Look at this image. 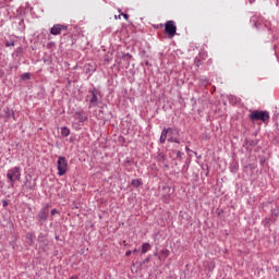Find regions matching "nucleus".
Segmentation results:
<instances>
[{
  "label": "nucleus",
  "mask_w": 279,
  "mask_h": 279,
  "mask_svg": "<svg viewBox=\"0 0 279 279\" xmlns=\"http://www.w3.org/2000/svg\"><path fill=\"white\" fill-rule=\"evenodd\" d=\"M7 179L9 180L11 187L14 189V184L21 180V167L15 166L8 170Z\"/></svg>",
  "instance_id": "1"
},
{
  "label": "nucleus",
  "mask_w": 279,
  "mask_h": 279,
  "mask_svg": "<svg viewBox=\"0 0 279 279\" xmlns=\"http://www.w3.org/2000/svg\"><path fill=\"white\" fill-rule=\"evenodd\" d=\"M250 121L254 123V121H263V123H269V111H258L254 110L248 116Z\"/></svg>",
  "instance_id": "2"
},
{
  "label": "nucleus",
  "mask_w": 279,
  "mask_h": 279,
  "mask_svg": "<svg viewBox=\"0 0 279 279\" xmlns=\"http://www.w3.org/2000/svg\"><path fill=\"white\" fill-rule=\"evenodd\" d=\"M49 208H51V205H49L48 203L44 205V207L38 211L36 219H37V223L39 226H44L45 221H47L49 219Z\"/></svg>",
  "instance_id": "3"
},
{
  "label": "nucleus",
  "mask_w": 279,
  "mask_h": 279,
  "mask_svg": "<svg viewBox=\"0 0 279 279\" xmlns=\"http://www.w3.org/2000/svg\"><path fill=\"white\" fill-rule=\"evenodd\" d=\"M58 175H64L69 171L66 157L60 156L57 161Z\"/></svg>",
  "instance_id": "4"
},
{
  "label": "nucleus",
  "mask_w": 279,
  "mask_h": 279,
  "mask_svg": "<svg viewBox=\"0 0 279 279\" xmlns=\"http://www.w3.org/2000/svg\"><path fill=\"white\" fill-rule=\"evenodd\" d=\"M178 32V26H175V22L173 20H170L165 23V34L169 36V38H173Z\"/></svg>",
  "instance_id": "5"
},
{
  "label": "nucleus",
  "mask_w": 279,
  "mask_h": 279,
  "mask_svg": "<svg viewBox=\"0 0 279 279\" xmlns=\"http://www.w3.org/2000/svg\"><path fill=\"white\" fill-rule=\"evenodd\" d=\"M62 32H69V26L64 25V24H54L50 28V34L52 36H60V34H62Z\"/></svg>",
  "instance_id": "6"
},
{
  "label": "nucleus",
  "mask_w": 279,
  "mask_h": 279,
  "mask_svg": "<svg viewBox=\"0 0 279 279\" xmlns=\"http://www.w3.org/2000/svg\"><path fill=\"white\" fill-rule=\"evenodd\" d=\"M97 93H98L97 88H93L89 90V95H87V99H89V102L93 106H97V101H98Z\"/></svg>",
  "instance_id": "7"
},
{
  "label": "nucleus",
  "mask_w": 279,
  "mask_h": 279,
  "mask_svg": "<svg viewBox=\"0 0 279 279\" xmlns=\"http://www.w3.org/2000/svg\"><path fill=\"white\" fill-rule=\"evenodd\" d=\"M256 145H258V140H251V138L245 140L244 147L246 149H252V147H256Z\"/></svg>",
  "instance_id": "8"
},
{
  "label": "nucleus",
  "mask_w": 279,
  "mask_h": 279,
  "mask_svg": "<svg viewBox=\"0 0 279 279\" xmlns=\"http://www.w3.org/2000/svg\"><path fill=\"white\" fill-rule=\"evenodd\" d=\"M24 186L26 191H36V182H32V179L29 178H26Z\"/></svg>",
  "instance_id": "9"
},
{
  "label": "nucleus",
  "mask_w": 279,
  "mask_h": 279,
  "mask_svg": "<svg viewBox=\"0 0 279 279\" xmlns=\"http://www.w3.org/2000/svg\"><path fill=\"white\" fill-rule=\"evenodd\" d=\"M169 132H171V129H163L160 135V143L161 145H165L167 143V136H169Z\"/></svg>",
  "instance_id": "10"
},
{
  "label": "nucleus",
  "mask_w": 279,
  "mask_h": 279,
  "mask_svg": "<svg viewBox=\"0 0 279 279\" xmlns=\"http://www.w3.org/2000/svg\"><path fill=\"white\" fill-rule=\"evenodd\" d=\"M3 111H4V117H5V119H16V118L14 117V110H12V109L5 107Z\"/></svg>",
  "instance_id": "11"
},
{
  "label": "nucleus",
  "mask_w": 279,
  "mask_h": 279,
  "mask_svg": "<svg viewBox=\"0 0 279 279\" xmlns=\"http://www.w3.org/2000/svg\"><path fill=\"white\" fill-rule=\"evenodd\" d=\"M157 160H158L159 162H161V165H163V167H165L166 169H169V165L166 163V162H167V155L159 154L158 157H157Z\"/></svg>",
  "instance_id": "12"
},
{
  "label": "nucleus",
  "mask_w": 279,
  "mask_h": 279,
  "mask_svg": "<svg viewBox=\"0 0 279 279\" xmlns=\"http://www.w3.org/2000/svg\"><path fill=\"white\" fill-rule=\"evenodd\" d=\"M34 239H35L34 233L32 232L26 233V243L28 245H34Z\"/></svg>",
  "instance_id": "13"
},
{
  "label": "nucleus",
  "mask_w": 279,
  "mask_h": 279,
  "mask_svg": "<svg viewBox=\"0 0 279 279\" xmlns=\"http://www.w3.org/2000/svg\"><path fill=\"white\" fill-rule=\"evenodd\" d=\"M166 130H171L169 131L168 135H169V138L170 136H180V130L178 129H173V128H168Z\"/></svg>",
  "instance_id": "14"
},
{
  "label": "nucleus",
  "mask_w": 279,
  "mask_h": 279,
  "mask_svg": "<svg viewBox=\"0 0 279 279\" xmlns=\"http://www.w3.org/2000/svg\"><path fill=\"white\" fill-rule=\"evenodd\" d=\"M172 154H175V159L179 160L180 162H182V156H184V154L180 150H175V149H172L171 150Z\"/></svg>",
  "instance_id": "15"
},
{
  "label": "nucleus",
  "mask_w": 279,
  "mask_h": 279,
  "mask_svg": "<svg viewBox=\"0 0 279 279\" xmlns=\"http://www.w3.org/2000/svg\"><path fill=\"white\" fill-rule=\"evenodd\" d=\"M151 250V245L149 243H143L142 244V254H147Z\"/></svg>",
  "instance_id": "16"
},
{
  "label": "nucleus",
  "mask_w": 279,
  "mask_h": 279,
  "mask_svg": "<svg viewBox=\"0 0 279 279\" xmlns=\"http://www.w3.org/2000/svg\"><path fill=\"white\" fill-rule=\"evenodd\" d=\"M168 143H177L178 145H180V143H184V141H182V140L175 137V136H170L168 138Z\"/></svg>",
  "instance_id": "17"
},
{
  "label": "nucleus",
  "mask_w": 279,
  "mask_h": 279,
  "mask_svg": "<svg viewBox=\"0 0 279 279\" xmlns=\"http://www.w3.org/2000/svg\"><path fill=\"white\" fill-rule=\"evenodd\" d=\"M143 184V182L141 181V179H134L131 182V186H134L135 189H138V186H141Z\"/></svg>",
  "instance_id": "18"
},
{
  "label": "nucleus",
  "mask_w": 279,
  "mask_h": 279,
  "mask_svg": "<svg viewBox=\"0 0 279 279\" xmlns=\"http://www.w3.org/2000/svg\"><path fill=\"white\" fill-rule=\"evenodd\" d=\"M76 117H77L80 123H84V121H87V119H88V117L83 116L82 112H76Z\"/></svg>",
  "instance_id": "19"
},
{
  "label": "nucleus",
  "mask_w": 279,
  "mask_h": 279,
  "mask_svg": "<svg viewBox=\"0 0 279 279\" xmlns=\"http://www.w3.org/2000/svg\"><path fill=\"white\" fill-rule=\"evenodd\" d=\"M71 134V130L66 126L61 128V135L62 136H69Z\"/></svg>",
  "instance_id": "20"
},
{
  "label": "nucleus",
  "mask_w": 279,
  "mask_h": 279,
  "mask_svg": "<svg viewBox=\"0 0 279 279\" xmlns=\"http://www.w3.org/2000/svg\"><path fill=\"white\" fill-rule=\"evenodd\" d=\"M45 239H46L45 234L39 233L37 241H39V243H45Z\"/></svg>",
  "instance_id": "21"
},
{
  "label": "nucleus",
  "mask_w": 279,
  "mask_h": 279,
  "mask_svg": "<svg viewBox=\"0 0 279 279\" xmlns=\"http://www.w3.org/2000/svg\"><path fill=\"white\" fill-rule=\"evenodd\" d=\"M131 58H132V54L130 53L122 54V60H126L128 62L130 61Z\"/></svg>",
  "instance_id": "22"
},
{
  "label": "nucleus",
  "mask_w": 279,
  "mask_h": 279,
  "mask_svg": "<svg viewBox=\"0 0 279 279\" xmlns=\"http://www.w3.org/2000/svg\"><path fill=\"white\" fill-rule=\"evenodd\" d=\"M231 173H236V171H239V166L238 165H233L231 166Z\"/></svg>",
  "instance_id": "23"
},
{
  "label": "nucleus",
  "mask_w": 279,
  "mask_h": 279,
  "mask_svg": "<svg viewBox=\"0 0 279 279\" xmlns=\"http://www.w3.org/2000/svg\"><path fill=\"white\" fill-rule=\"evenodd\" d=\"M32 77V75L29 73H24L21 75L22 80H29Z\"/></svg>",
  "instance_id": "24"
},
{
  "label": "nucleus",
  "mask_w": 279,
  "mask_h": 279,
  "mask_svg": "<svg viewBox=\"0 0 279 279\" xmlns=\"http://www.w3.org/2000/svg\"><path fill=\"white\" fill-rule=\"evenodd\" d=\"M5 47H14V41H7Z\"/></svg>",
  "instance_id": "25"
},
{
  "label": "nucleus",
  "mask_w": 279,
  "mask_h": 279,
  "mask_svg": "<svg viewBox=\"0 0 279 279\" xmlns=\"http://www.w3.org/2000/svg\"><path fill=\"white\" fill-rule=\"evenodd\" d=\"M149 260H151V257H146L143 263H141V265H145L147 263H149Z\"/></svg>",
  "instance_id": "26"
},
{
  "label": "nucleus",
  "mask_w": 279,
  "mask_h": 279,
  "mask_svg": "<svg viewBox=\"0 0 279 279\" xmlns=\"http://www.w3.org/2000/svg\"><path fill=\"white\" fill-rule=\"evenodd\" d=\"M120 16H123V19H125V21H128L130 19V15H128V13H121Z\"/></svg>",
  "instance_id": "27"
},
{
  "label": "nucleus",
  "mask_w": 279,
  "mask_h": 279,
  "mask_svg": "<svg viewBox=\"0 0 279 279\" xmlns=\"http://www.w3.org/2000/svg\"><path fill=\"white\" fill-rule=\"evenodd\" d=\"M195 64H196V66H199L202 64V59H196Z\"/></svg>",
  "instance_id": "28"
},
{
  "label": "nucleus",
  "mask_w": 279,
  "mask_h": 279,
  "mask_svg": "<svg viewBox=\"0 0 279 279\" xmlns=\"http://www.w3.org/2000/svg\"><path fill=\"white\" fill-rule=\"evenodd\" d=\"M50 215L53 217V215H58V209H51Z\"/></svg>",
  "instance_id": "29"
},
{
  "label": "nucleus",
  "mask_w": 279,
  "mask_h": 279,
  "mask_svg": "<svg viewBox=\"0 0 279 279\" xmlns=\"http://www.w3.org/2000/svg\"><path fill=\"white\" fill-rule=\"evenodd\" d=\"M202 84H203L204 86H206V85L208 84V80H207V78H203V80H202Z\"/></svg>",
  "instance_id": "30"
},
{
  "label": "nucleus",
  "mask_w": 279,
  "mask_h": 279,
  "mask_svg": "<svg viewBox=\"0 0 279 279\" xmlns=\"http://www.w3.org/2000/svg\"><path fill=\"white\" fill-rule=\"evenodd\" d=\"M2 206H3V208H7V206H8V201H2Z\"/></svg>",
  "instance_id": "31"
},
{
  "label": "nucleus",
  "mask_w": 279,
  "mask_h": 279,
  "mask_svg": "<svg viewBox=\"0 0 279 279\" xmlns=\"http://www.w3.org/2000/svg\"><path fill=\"white\" fill-rule=\"evenodd\" d=\"M125 256H132V251H126Z\"/></svg>",
  "instance_id": "32"
},
{
  "label": "nucleus",
  "mask_w": 279,
  "mask_h": 279,
  "mask_svg": "<svg viewBox=\"0 0 279 279\" xmlns=\"http://www.w3.org/2000/svg\"><path fill=\"white\" fill-rule=\"evenodd\" d=\"M138 252H140V251H138L137 248H134V250H133V254H138Z\"/></svg>",
  "instance_id": "33"
},
{
  "label": "nucleus",
  "mask_w": 279,
  "mask_h": 279,
  "mask_svg": "<svg viewBox=\"0 0 279 279\" xmlns=\"http://www.w3.org/2000/svg\"><path fill=\"white\" fill-rule=\"evenodd\" d=\"M21 51H23V48H17V53H21Z\"/></svg>",
  "instance_id": "34"
},
{
  "label": "nucleus",
  "mask_w": 279,
  "mask_h": 279,
  "mask_svg": "<svg viewBox=\"0 0 279 279\" xmlns=\"http://www.w3.org/2000/svg\"><path fill=\"white\" fill-rule=\"evenodd\" d=\"M155 27H156V29H158L159 27H162V24H159V25H157Z\"/></svg>",
  "instance_id": "35"
},
{
  "label": "nucleus",
  "mask_w": 279,
  "mask_h": 279,
  "mask_svg": "<svg viewBox=\"0 0 279 279\" xmlns=\"http://www.w3.org/2000/svg\"><path fill=\"white\" fill-rule=\"evenodd\" d=\"M185 151H191V148H189V146H186Z\"/></svg>",
  "instance_id": "36"
},
{
  "label": "nucleus",
  "mask_w": 279,
  "mask_h": 279,
  "mask_svg": "<svg viewBox=\"0 0 279 279\" xmlns=\"http://www.w3.org/2000/svg\"><path fill=\"white\" fill-rule=\"evenodd\" d=\"M69 279H77V276H72Z\"/></svg>",
  "instance_id": "37"
},
{
  "label": "nucleus",
  "mask_w": 279,
  "mask_h": 279,
  "mask_svg": "<svg viewBox=\"0 0 279 279\" xmlns=\"http://www.w3.org/2000/svg\"><path fill=\"white\" fill-rule=\"evenodd\" d=\"M122 143H125V137H120Z\"/></svg>",
  "instance_id": "38"
},
{
  "label": "nucleus",
  "mask_w": 279,
  "mask_h": 279,
  "mask_svg": "<svg viewBox=\"0 0 279 279\" xmlns=\"http://www.w3.org/2000/svg\"><path fill=\"white\" fill-rule=\"evenodd\" d=\"M145 64H146V66H149V61H146Z\"/></svg>",
  "instance_id": "39"
},
{
  "label": "nucleus",
  "mask_w": 279,
  "mask_h": 279,
  "mask_svg": "<svg viewBox=\"0 0 279 279\" xmlns=\"http://www.w3.org/2000/svg\"><path fill=\"white\" fill-rule=\"evenodd\" d=\"M116 19H121V14L119 16L116 15Z\"/></svg>",
  "instance_id": "40"
},
{
  "label": "nucleus",
  "mask_w": 279,
  "mask_h": 279,
  "mask_svg": "<svg viewBox=\"0 0 279 279\" xmlns=\"http://www.w3.org/2000/svg\"><path fill=\"white\" fill-rule=\"evenodd\" d=\"M276 271H279V266L276 267Z\"/></svg>",
  "instance_id": "41"
},
{
  "label": "nucleus",
  "mask_w": 279,
  "mask_h": 279,
  "mask_svg": "<svg viewBox=\"0 0 279 279\" xmlns=\"http://www.w3.org/2000/svg\"><path fill=\"white\" fill-rule=\"evenodd\" d=\"M250 3H254V0H250Z\"/></svg>",
  "instance_id": "42"
},
{
  "label": "nucleus",
  "mask_w": 279,
  "mask_h": 279,
  "mask_svg": "<svg viewBox=\"0 0 279 279\" xmlns=\"http://www.w3.org/2000/svg\"><path fill=\"white\" fill-rule=\"evenodd\" d=\"M0 77H3V74L0 72Z\"/></svg>",
  "instance_id": "43"
},
{
  "label": "nucleus",
  "mask_w": 279,
  "mask_h": 279,
  "mask_svg": "<svg viewBox=\"0 0 279 279\" xmlns=\"http://www.w3.org/2000/svg\"><path fill=\"white\" fill-rule=\"evenodd\" d=\"M255 27H258V24H257V23H255Z\"/></svg>",
  "instance_id": "44"
},
{
  "label": "nucleus",
  "mask_w": 279,
  "mask_h": 279,
  "mask_svg": "<svg viewBox=\"0 0 279 279\" xmlns=\"http://www.w3.org/2000/svg\"><path fill=\"white\" fill-rule=\"evenodd\" d=\"M119 12H120V14L122 13V12H121V9H119Z\"/></svg>",
  "instance_id": "45"
},
{
  "label": "nucleus",
  "mask_w": 279,
  "mask_h": 279,
  "mask_svg": "<svg viewBox=\"0 0 279 279\" xmlns=\"http://www.w3.org/2000/svg\"><path fill=\"white\" fill-rule=\"evenodd\" d=\"M9 2L12 1V0H8Z\"/></svg>",
  "instance_id": "46"
}]
</instances>
